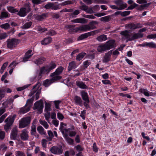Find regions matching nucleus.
Here are the masks:
<instances>
[{
    "label": "nucleus",
    "instance_id": "22",
    "mask_svg": "<svg viewBox=\"0 0 156 156\" xmlns=\"http://www.w3.org/2000/svg\"><path fill=\"white\" fill-rule=\"evenodd\" d=\"M76 84L80 88L83 89H87V87L82 81H76Z\"/></svg>",
    "mask_w": 156,
    "mask_h": 156
},
{
    "label": "nucleus",
    "instance_id": "57",
    "mask_svg": "<svg viewBox=\"0 0 156 156\" xmlns=\"http://www.w3.org/2000/svg\"><path fill=\"white\" fill-rule=\"evenodd\" d=\"M45 109L46 111L48 112L51 110L50 105L49 104L46 103L45 106Z\"/></svg>",
    "mask_w": 156,
    "mask_h": 156
},
{
    "label": "nucleus",
    "instance_id": "46",
    "mask_svg": "<svg viewBox=\"0 0 156 156\" xmlns=\"http://www.w3.org/2000/svg\"><path fill=\"white\" fill-rule=\"evenodd\" d=\"M56 34V33L55 31L53 30H50L46 34L48 35L53 36Z\"/></svg>",
    "mask_w": 156,
    "mask_h": 156
},
{
    "label": "nucleus",
    "instance_id": "56",
    "mask_svg": "<svg viewBox=\"0 0 156 156\" xmlns=\"http://www.w3.org/2000/svg\"><path fill=\"white\" fill-rule=\"evenodd\" d=\"M80 13V10L77 9L75 10L73 13L70 14V16H74L78 15Z\"/></svg>",
    "mask_w": 156,
    "mask_h": 156
},
{
    "label": "nucleus",
    "instance_id": "36",
    "mask_svg": "<svg viewBox=\"0 0 156 156\" xmlns=\"http://www.w3.org/2000/svg\"><path fill=\"white\" fill-rule=\"evenodd\" d=\"M7 9L9 12L12 13H15L16 12H18V10L15 9L14 7L7 6Z\"/></svg>",
    "mask_w": 156,
    "mask_h": 156
},
{
    "label": "nucleus",
    "instance_id": "26",
    "mask_svg": "<svg viewBox=\"0 0 156 156\" xmlns=\"http://www.w3.org/2000/svg\"><path fill=\"white\" fill-rule=\"evenodd\" d=\"M73 22L75 23H87V20L84 18H79L73 20Z\"/></svg>",
    "mask_w": 156,
    "mask_h": 156
},
{
    "label": "nucleus",
    "instance_id": "7",
    "mask_svg": "<svg viewBox=\"0 0 156 156\" xmlns=\"http://www.w3.org/2000/svg\"><path fill=\"white\" fill-rule=\"evenodd\" d=\"M97 33V30H95L82 34L78 37L77 40L78 41L83 40L91 35H94Z\"/></svg>",
    "mask_w": 156,
    "mask_h": 156
},
{
    "label": "nucleus",
    "instance_id": "50",
    "mask_svg": "<svg viewBox=\"0 0 156 156\" xmlns=\"http://www.w3.org/2000/svg\"><path fill=\"white\" fill-rule=\"evenodd\" d=\"M30 110V108H22L20 110V113L22 114H24L27 113V112L29 111Z\"/></svg>",
    "mask_w": 156,
    "mask_h": 156
},
{
    "label": "nucleus",
    "instance_id": "47",
    "mask_svg": "<svg viewBox=\"0 0 156 156\" xmlns=\"http://www.w3.org/2000/svg\"><path fill=\"white\" fill-rule=\"evenodd\" d=\"M44 116L45 118V119L48 122L49 124H51L50 121L49 120V119L50 116V112H47V113L46 114L44 115Z\"/></svg>",
    "mask_w": 156,
    "mask_h": 156
},
{
    "label": "nucleus",
    "instance_id": "38",
    "mask_svg": "<svg viewBox=\"0 0 156 156\" xmlns=\"http://www.w3.org/2000/svg\"><path fill=\"white\" fill-rule=\"evenodd\" d=\"M86 54L85 52H81L79 54L76 56V59L79 61L81 60L86 55Z\"/></svg>",
    "mask_w": 156,
    "mask_h": 156
},
{
    "label": "nucleus",
    "instance_id": "14",
    "mask_svg": "<svg viewBox=\"0 0 156 156\" xmlns=\"http://www.w3.org/2000/svg\"><path fill=\"white\" fill-rule=\"evenodd\" d=\"M18 137L17 129L16 128H13L11 131L10 134V138L12 140H16Z\"/></svg>",
    "mask_w": 156,
    "mask_h": 156
},
{
    "label": "nucleus",
    "instance_id": "25",
    "mask_svg": "<svg viewBox=\"0 0 156 156\" xmlns=\"http://www.w3.org/2000/svg\"><path fill=\"white\" fill-rule=\"evenodd\" d=\"M9 16L10 14L8 12H2L0 15V19L2 20L9 18Z\"/></svg>",
    "mask_w": 156,
    "mask_h": 156
},
{
    "label": "nucleus",
    "instance_id": "44",
    "mask_svg": "<svg viewBox=\"0 0 156 156\" xmlns=\"http://www.w3.org/2000/svg\"><path fill=\"white\" fill-rule=\"evenodd\" d=\"M31 85V84H27L22 87L17 88H16V90L18 91H20L22 90L25 89Z\"/></svg>",
    "mask_w": 156,
    "mask_h": 156
},
{
    "label": "nucleus",
    "instance_id": "4",
    "mask_svg": "<svg viewBox=\"0 0 156 156\" xmlns=\"http://www.w3.org/2000/svg\"><path fill=\"white\" fill-rule=\"evenodd\" d=\"M19 40L15 38L8 39L7 41V47L8 48L12 49L15 47L19 43Z\"/></svg>",
    "mask_w": 156,
    "mask_h": 156
},
{
    "label": "nucleus",
    "instance_id": "34",
    "mask_svg": "<svg viewBox=\"0 0 156 156\" xmlns=\"http://www.w3.org/2000/svg\"><path fill=\"white\" fill-rule=\"evenodd\" d=\"M111 20V17L110 16H107L102 17L100 18V20L101 21L105 22H108Z\"/></svg>",
    "mask_w": 156,
    "mask_h": 156
},
{
    "label": "nucleus",
    "instance_id": "40",
    "mask_svg": "<svg viewBox=\"0 0 156 156\" xmlns=\"http://www.w3.org/2000/svg\"><path fill=\"white\" fill-rule=\"evenodd\" d=\"M39 122L42 125H43L45 128L47 129L48 127V125L47 122L44 120L40 119L39 120Z\"/></svg>",
    "mask_w": 156,
    "mask_h": 156
},
{
    "label": "nucleus",
    "instance_id": "11",
    "mask_svg": "<svg viewBox=\"0 0 156 156\" xmlns=\"http://www.w3.org/2000/svg\"><path fill=\"white\" fill-rule=\"evenodd\" d=\"M64 69L63 67L62 66H59L56 70L55 72L51 73L50 76L54 77L56 76H59L62 73Z\"/></svg>",
    "mask_w": 156,
    "mask_h": 156
},
{
    "label": "nucleus",
    "instance_id": "18",
    "mask_svg": "<svg viewBox=\"0 0 156 156\" xmlns=\"http://www.w3.org/2000/svg\"><path fill=\"white\" fill-rule=\"evenodd\" d=\"M143 34L141 33H135L133 34L132 37H131V36H130L129 41H132L137 39L142 38L143 37Z\"/></svg>",
    "mask_w": 156,
    "mask_h": 156
},
{
    "label": "nucleus",
    "instance_id": "17",
    "mask_svg": "<svg viewBox=\"0 0 156 156\" xmlns=\"http://www.w3.org/2000/svg\"><path fill=\"white\" fill-rule=\"evenodd\" d=\"M75 26L74 25H68L66 26V28L69 29V32L70 33H75L77 32L78 30H76V27L74 28Z\"/></svg>",
    "mask_w": 156,
    "mask_h": 156
},
{
    "label": "nucleus",
    "instance_id": "48",
    "mask_svg": "<svg viewBox=\"0 0 156 156\" xmlns=\"http://www.w3.org/2000/svg\"><path fill=\"white\" fill-rule=\"evenodd\" d=\"M54 102L56 108L57 109H59V104L61 103V101L60 100L55 101Z\"/></svg>",
    "mask_w": 156,
    "mask_h": 156
},
{
    "label": "nucleus",
    "instance_id": "21",
    "mask_svg": "<svg viewBox=\"0 0 156 156\" xmlns=\"http://www.w3.org/2000/svg\"><path fill=\"white\" fill-rule=\"evenodd\" d=\"M20 138L23 141H26L28 140V133L26 132L25 130L22 131L20 134Z\"/></svg>",
    "mask_w": 156,
    "mask_h": 156
},
{
    "label": "nucleus",
    "instance_id": "51",
    "mask_svg": "<svg viewBox=\"0 0 156 156\" xmlns=\"http://www.w3.org/2000/svg\"><path fill=\"white\" fill-rule=\"evenodd\" d=\"M66 141L68 144L70 145H73L74 140L70 138H69Z\"/></svg>",
    "mask_w": 156,
    "mask_h": 156
},
{
    "label": "nucleus",
    "instance_id": "8",
    "mask_svg": "<svg viewBox=\"0 0 156 156\" xmlns=\"http://www.w3.org/2000/svg\"><path fill=\"white\" fill-rule=\"evenodd\" d=\"M50 151L51 153L55 154H61L63 152L62 147H59L56 146H54L51 147Z\"/></svg>",
    "mask_w": 156,
    "mask_h": 156
},
{
    "label": "nucleus",
    "instance_id": "23",
    "mask_svg": "<svg viewBox=\"0 0 156 156\" xmlns=\"http://www.w3.org/2000/svg\"><path fill=\"white\" fill-rule=\"evenodd\" d=\"M129 33V30H126L121 31L120 33V34L124 36L126 39L129 41V39L130 36Z\"/></svg>",
    "mask_w": 156,
    "mask_h": 156
},
{
    "label": "nucleus",
    "instance_id": "28",
    "mask_svg": "<svg viewBox=\"0 0 156 156\" xmlns=\"http://www.w3.org/2000/svg\"><path fill=\"white\" fill-rule=\"evenodd\" d=\"M24 6V7L23 8H24L25 9V10L27 13L30 12L31 8L30 7V2H28L25 3Z\"/></svg>",
    "mask_w": 156,
    "mask_h": 156
},
{
    "label": "nucleus",
    "instance_id": "30",
    "mask_svg": "<svg viewBox=\"0 0 156 156\" xmlns=\"http://www.w3.org/2000/svg\"><path fill=\"white\" fill-rule=\"evenodd\" d=\"M47 15V14L46 13H43L41 15H37L36 17V19L38 20L41 21L46 18Z\"/></svg>",
    "mask_w": 156,
    "mask_h": 156
},
{
    "label": "nucleus",
    "instance_id": "13",
    "mask_svg": "<svg viewBox=\"0 0 156 156\" xmlns=\"http://www.w3.org/2000/svg\"><path fill=\"white\" fill-rule=\"evenodd\" d=\"M80 94L83 101H87L88 102L90 101L89 96L86 91L81 90L80 91Z\"/></svg>",
    "mask_w": 156,
    "mask_h": 156
},
{
    "label": "nucleus",
    "instance_id": "59",
    "mask_svg": "<svg viewBox=\"0 0 156 156\" xmlns=\"http://www.w3.org/2000/svg\"><path fill=\"white\" fill-rule=\"evenodd\" d=\"M130 12V11H125L122 12L121 13V15L122 16H125L129 14Z\"/></svg>",
    "mask_w": 156,
    "mask_h": 156
},
{
    "label": "nucleus",
    "instance_id": "45",
    "mask_svg": "<svg viewBox=\"0 0 156 156\" xmlns=\"http://www.w3.org/2000/svg\"><path fill=\"white\" fill-rule=\"evenodd\" d=\"M36 132V127L35 125H33L32 126L31 130V135H32L36 136L35 134Z\"/></svg>",
    "mask_w": 156,
    "mask_h": 156
},
{
    "label": "nucleus",
    "instance_id": "62",
    "mask_svg": "<svg viewBox=\"0 0 156 156\" xmlns=\"http://www.w3.org/2000/svg\"><path fill=\"white\" fill-rule=\"evenodd\" d=\"M93 8L92 7L90 8H88V7H87V11H86V12L87 13H89V14H92L94 12V11L93 10Z\"/></svg>",
    "mask_w": 156,
    "mask_h": 156
},
{
    "label": "nucleus",
    "instance_id": "33",
    "mask_svg": "<svg viewBox=\"0 0 156 156\" xmlns=\"http://www.w3.org/2000/svg\"><path fill=\"white\" fill-rule=\"evenodd\" d=\"M32 24V23L31 22H27L22 26L21 27L23 29H27L30 28Z\"/></svg>",
    "mask_w": 156,
    "mask_h": 156
},
{
    "label": "nucleus",
    "instance_id": "49",
    "mask_svg": "<svg viewBox=\"0 0 156 156\" xmlns=\"http://www.w3.org/2000/svg\"><path fill=\"white\" fill-rule=\"evenodd\" d=\"M30 110V108H22L20 110V113L22 114H24L27 113V112L29 111Z\"/></svg>",
    "mask_w": 156,
    "mask_h": 156
},
{
    "label": "nucleus",
    "instance_id": "43",
    "mask_svg": "<svg viewBox=\"0 0 156 156\" xmlns=\"http://www.w3.org/2000/svg\"><path fill=\"white\" fill-rule=\"evenodd\" d=\"M0 27L1 28L6 30L8 29L9 28L10 25L8 23H6L1 25Z\"/></svg>",
    "mask_w": 156,
    "mask_h": 156
},
{
    "label": "nucleus",
    "instance_id": "61",
    "mask_svg": "<svg viewBox=\"0 0 156 156\" xmlns=\"http://www.w3.org/2000/svg\"><path fill=\"white\" fill-rule=\"evenodd\" d=\"M57 116L58 119L61 120H62L64 118V117L62 114L60 112L57 113Z\"/></svg>",
    "mask_w": 156,
    "mask_h": 156
},
{
    "label": "nucleus",
    "instance_id": "2",
    "mask_svg": "<svg viewBox=\"0 0 156 156\" xmlns=\"http://www.w3.org/2000/svg\"><path fill=\"white\" fill-rule=\"evenodd\" d=\"M56 67L55 63L53 62H51L48 66H43L41 68L39 73V76H41L44 73H48Z\"/></svg>",
    "mask_w": 156,
    "mask_h": 156
},
{
    "label": "nucleus",
    "instance_id": "3",
    "mask_svg": "<svg viewBox=\"0 0 156 156\" xmlns=\"http://www.w3.org/2000/svg\"><path fill=\"white\" fill-rule=\"evenodd\" d=\"M31 118L29 116L24 117L19 121V128H22L28 126L30 124Z\"/></svg>",
    "mask_w": 156,
    "mask_h": 156
},
{
    "label": "nucleus",
    "instance_id": "1",
    "mask_svg": "<svg viewBox=\"0 0 156 156\" xmlns=\"http://www.w3.org/2000/svg\"><path fill=\"white\" fill-rule=\"evenodd\" d=\"M115 47L116 44L115 41L114 40H111L106 42L104 44L99 45L97 48V50L98 52H101Z\"/></svg>",
    "mask_w": 156,
    "mask_h": 156
},
{
    "label": "nucleus",
    "instance_id": "20",
    "mask_svg": "<svg viewBox=\"0 0 156 156\" xmlns=\"http://www.w3.org/2000/svg\"><path fill=\"white\" fill-rule=\"evenodd\" d=\"M46 60L45 58L44 57H41L40 58H38L36 60L34 61L33 62L37 66H38L43 64Z\"/></svg>",
    "mask_w": 156,
    "mask_h": 156
},
{
    "label": "nucleus",
    "instance_id": "10",
    "mask_svg": "<svg viewBox=\"0 0 156 156\" xmlns=\"http://www.w3.org/2000/svg\"><path fill=\"white\" fill-rule=\"evenodd\" d=\"M118 6L119 10L123 9L126 8L127 4L124 2L122 0H116L114 2Z\"/></svg>",
    "mask_w": 156,
    "mask_h": 156
},
{
    "label": "nucleus",
    "instance_id": "52",
    "mask_svg": "<svg viewBox=\"0 0 156 156\" xmlns=\"http://www.w3.org/2000/svg\"><path fill=\"white\" fill-rule=\"evenodd\" d=\"M53 5L52 3L49 2L44 6V8L46 9H48L51 8H52Z\"/></svg>",
    "mask_w": 156,
    "mask_h": 156
},
{
    "label": "nucleus",
    "instance_id": "41",
    "mask_svg": "<svg viewBox=\"0 0 156 156\" xmlns=\"http://www.w3.org/2000/svg\"><path fill=\"white\" fill-rule=\"evenodd\" d=\"M147 47L154 48H156V44L153 42H147Z\"/></svg>",
    "mask_w": 156,
    "mask_h": 156
},
{
    "label": "nucleus",
    "instance_id": "54",
    "mask_svg": "<svg viewBox=\"0 0 156 156\" xmlns=\"http://www.w3.org/2000/svg\"><path fill=\"white\" fill-rule=\"evenodd\" d=\"M5 90L3 89L0 90V100L4 97L5 94Z\"/></svg>",
    "mask_w": 156,
    "mask_h": 156
},
{
    "label": "nucleus",
    "instance_id": "5",
    "mask_svg": "<svg viewBox=\"0 0 156 156\" xmlns=\"http://www.w3.org/2000/svg\"><path fill=\"white\" fill-rule=\"evenodd\" d=\"M43 108V101L41 99L34 104L33 108L34 110L37 109L39 113L41 114L42 112Z\"/></svg>",
    "mask_w": 156,
    "mask_h": 156
},
{
    "label": "nucleus",
    "instance_id": "16",
    "mask_svg": "<svg viewBox=\"0 0 156 156\" xmlns=\"http://www.w3.org/2000/svg\"><path fill=\"white\" fill-rule=\"evenodd\" d=\"M112 50H111L109 51L108 53L105 54V55L102 60L104 63H107L110 61L111 55L112 53Z\"/></svg>",
    "mask_w": 156,
    "mask_h": 156
},
{
    "label": "nucleus",
    "instance_id": "35",
    "mask_svg": "<svg viewBox=\"0 0 156 156\" xmlns=\"http://www.w3.org/2000/svg\"><path fill=\"white\" fill-rule=\"evenodd\" d=\"M16 115H14L11 117H8L7 118L5 121V122H7L8 121H9L11 123H13L14 120L15 119Z\"/></svg>",
    "mask_w": 156,
    "mask_h": 156
},
{
    "label": "nucleus",
    "instance_id": "63",
    "mask_svg": "<svg viewBox=\"0 0 156 156\" xmlns=\"http://www.w3.org/2000/svg\"><path fill=\"white\" fill-rule=\"evenodd\" d=\"M90 102V101H89L88 102V101H84L83 102V105L86 108V109H88V108H90V106L89 105V104Z\"/></svg>",
    "mask_w": 156,
    "mask_h": 156
},
{
    "label": "nucleus",
    "instance_id": "29",
    "mask_svg": "<svg viewBox=\"0 0 156 156\" xmlns=\"http://www.w3.org/2000/svg\"><path fill=\"white\" fill-rule=\"evenodd\" d=\"M107 39V36L105 34L101 35L97 38V40L100 42L105 41Z\"/></svg>",
    "mask_w": 156,
    "mask_h": 156
},
{
    "label": "nucleus",
    "instance_id": "32",
    "mask_svg": "<svg viewBox=\"0 0 156 156\" xmlns=\"http://www.w3.org/2000/svg\"><path fill=\"white\" fill-rule=\"evenodd\" d=\"M45 1H46V0L44 1H42L41 0H31V2L33 4V6L34 7H35L36 5L41 4Z\"/></svg>",
    "mask_w": 156,
    "mask_h": 156
},
{
    "label": "nucleus",
    "instance_id": "9",
    "mask_svg": "<svg viewBox=\"0 0 156 156\" xmlns=\"http://www.w3.org/2000/svg\"><path fill=\"white\" fill-rule=\"evenodd\" d=\"M125 27L127 28H130L131 30H134L142 27L143 25L140 23H137L136 24L133 23H131L126 25Z\"/></svg>",
    "mask_w": 156,
    "mask_h": 156
},
{
    "label": "nucleus",
    "instance_id": "6",
    "mask_svg": "<svg viewBox=\"0 0 156 156\" xmlns=\"http://www.w3.org/2000/svg\"><path fill=\"white\" fill-rule=\"evenodd\" d=\"M52 77V78L50 80L47 79L44 82L43 84L45 87H48L53 82L59 80L62 78L61 76H56Z\"/></svg>",
    "mask_w": 156,
    "mask_h": 156
},
{
    "label": "nucleus",
    "instance_id": "27",
    "mask_svg": "<svg viewBox=\"0 0 156 156\" xmlns=\"http://www.w3.org/2000/svg\"><path fill=\"white\" fill-rule=\"evenodd\" d=\"M52 41V38L50 37L45 38L44 40L41 42L42 45H46L51 42Z\"/></svg>",
    "mask_w": 156,
    "mask_h": 156
},
{
    "label": "nucleus",
    "instance_id": "15",
    "mask_svg": "<svg viewBox=\"0 0 156 156\" xmlns=\"http://www.w3.org/2000/svg\"><path fill=\"white\" fill-rule=\"evenodd\" d=\"M75 103L77 105L82 106L83 105V101L81 98L77 95H76L74 98Z\"/></svg>",
    "mask_w": 156,
    "mask_h": 156
},
{
    "label": "nucleus",
    "instance_id": "31",
    "mask_svg": "<svg viewBox=\"0 0 156 156\" xmlns=\"http://www.w3.org/2000/svg\"><path fill=\"white\" fill-rule=\"evenodd\" d=\"M98 22L95 21H92L89 23L90 27V30L96 28L95 25L98 24Z\"/></svg>",
    "mask_w": 156,
    "mask_h": 156
},
{
    "label": "nucleus",
    "instance_id": "37",
    "mask_svg": "<svg viewBox=\"0 0 156 156\" xmlns=\"http://www.w3.org/2000/svg\"><path fill=\"white\" fill-rule=\"evenodd\" d=\"M139 91L141 93H143L146 96H149V92L146 89H140L139 90Z\"/></svg>",
    "mask_w": 156,
    "mask_h": 156
},
{
    "label": "nucleus",
    "instance_id": "60",
    "mask_svg": "<svg viewBox=\"0 0 156 156\" xmlns=\"http://www.w3.org/2000/svg\"><path fill=\"white\" fill-rule=\"evenodd\" d=\"M5 132L2 131V130L0 129V139L1 140L5 138Z\"/></svg>",
    "mask_w": 156,
    "mask_h": 156
},
{
    "label": "nucleus",
    "instance_id": "55",
    "mask_svg": "<svg viewBox=\"0 0 156 156\" xmlns=\"http://www.w3.org/2000/svg\"><path fill=\"white\" fill-rule=\"evenodd\" d=\"M16 154V156H26L24 153L21 151H17Z\"/></svg>",
    "mask_w": 156,
    "mask_h": 156
},
{
    "label": "nucleus",
    "instance_id": "53",
    "mask_svg": "<svg viewBox=\"0 0 156 156\" xmlns=\"http://www.w3.org/2000/svg\"><path fill=\"white\" fill-rule=\"evenodd\" d=\"M138 5L134 3L133 5H131L128 7L127 9V10H131L133 9L136 7L138 6Z\"/></svg>",
    "mask_w": 156,
    "mask_h": 156
},
{
    "label": "nucleus",
    "instance_id": "12",
    "mask_svg": "<svg viewBox=\"0 0 156 156\" xmlns=\"http://www.w3.org/2000/svg\"><path fill=\"white\" fill-rule=\"evenodd\" d=\"M76 30L78 31L86 32L90 30V26L89 25H83L76 27Z\"/></svg>",
    "mask_w": 156,
    "mask_h": 156
},
{
    "label": "nucleus",
    "instance_id": "58",
    "mask_svg": "<svg viewBox=\"0 0 156 156\" xmlns=\"http://www.w3.org/2000/svg\"><path fill=\"white\" fill-rule=\"evenodd\" d=\"M86 112V110H83V111H81V114L80 115V116L84 120L85 119V115Z\"/></svg>",
    "mask_w": 156,
    "mask_h": 156
},
{
    "label": "nucleus",
    "instance_id": "39",
    "mask_svg": "<svg viewBox=\"0 0 156 156\" xmlns=\"http://www.w3.org/2000/svg\"><path fill=\"white\" fill-rule=\"evenodd\" d=\"M6 122V123L5 125L4 128L6 131L7 132L9 129L10 128V126L12 124V123H11L9 121Z\"/></svg>",
    "mask_w": 156,
    "mask_h": 156
},
{
    "label": "nucleus",
    "instance_id": "19",
    "mask_svg": "<svg viewBox=\"0 0 156 156\" xmlns=\"http://www.w3.org/2000/svg\"><path fill=\"white\" fill-rule=\"evenodd\" d=\"M25 9L24 8H21L20 9V11H18V12H17L18 13H17V14L21 17H25L27 15L28 13Z\"/></svg>",
    "mask_w": 156,
    "mask_h": 156
},
{
    "label": "nucleus",
    "instance_id": "64",
    "mask_svg": "<svg viewBox=\"0 0 156 156\" xmlns=\"http://www.w3.org/2000/svg\"><path fill=\"white\" fill-rule=\"evenodd\" d=\"M88 6L85 5H82L80 7V9L83 10L86 12Z\"/></svg>",
    "mask_w": 156,
    "mask_h": 156
},
{
    "label": "nucleus",
    "instance_id": "24",
    "mask_svg": "<svg viewBox=\"0 0 156 156\" xmlns=\"http://www.w3.org/2000/svg\"><path fill=\"white\" fill-rule=\"evenodd\" d=\"M76 67V63L74 61H72L69 63V66L68 67V70L70 71L73 69H75Z\"/></svg>",
    "mask_w": 156,
    "mask_h": 156
},
{
    "label": "nucleus",
    "instance_id": "42",
    "mask_svg": "<svg viewBox=\"0 0 156 156\" xmlns=\"http://www.w3.org/2000/svg\"><path fill=\"white\" fill-rule=\"evenodd\" d=\"M37 129L39 133L41 135L45 134L44 129L42 126H38Z\"/></svg>",
    "mask_w": 156,
    "mask_h": 156
}]
</instances>
